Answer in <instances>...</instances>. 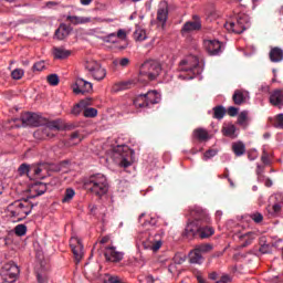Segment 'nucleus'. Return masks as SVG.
I'll return each mask as SVG.
<instances>
[{
    "instance_id": "25",
    "label": "nucleus",
    "mask_w": 283,
    "mask_h": 283,
    "mask_svg": "<svg viewBox=\"0 0 283 283\" xmlns=\"http://www.w3.org/2000/svg\"><path fill=\"white\" fill-rule=\"evenodd\" d=\"M70 32H72V29H70L67 24H61L55 31V39H57V41H63L70 36Z\"/></svg>"
},
{
    "instance_id": "30",
    "label": "nucleus",
    "mask_w": 283,
    "mask_h": 283,
    "mask_svg": "<svg viewBox=\"0 0 283 283\" xmlns=\"http://www.w3.org/2000/svg\"><path fill=\"white\" fill-rule=\"evenodd\" d=\"M232 151L235 156H244L247 153V146L242 142H235L232 144Z\"/></svg>"
},
{
    "instance_id": "29",
    "label": "nucleus",
    "mask_w": 283,
    "mask_h": 283,
    "mask_svg": "<svg viewBox=\"0 0 283 283\" xmlns=\"http://www.w3.org/2000/svg\"><path fill=\"white\" fill-rule=\"evenodd\" d=\"M133 104L137 109H145V107H149V103L147 102L145 94L137 95L133 101Z\"/></svg>"
},
{
    "instance_id": "40",
    "label": "nucleus",
    "mask_w": 283,
    "mask_h": 283,
    "mask_svg": "<svg viewBox=\"0 0 283 283\" xmlns=\"http://www.w3.org/2000/svg\"><path fill=\"white\" fill-rule=\"evenodd\" d=\"M83 116L85 118H95V116H98V111L96 108H92V107L86 108V106H85Z\"/></svg>"
},
{
    "instance_id": "7",
    "label": "nucleus",
    "mask_w": 283,
    "mask_h": 283,
    "mask_svg": "<svg viewBox=\"0 0 283 283\" xmlns=\"http://www.w3.org/2000/svg\"><path fill=\"white\" fill-rule=\"evenodd\" d=\"M85 70L87 76L94 78V81H103L107 76V71L96 60H87L85 63Z\"/></svg>"
},
{
    "instance_id": "27",
    "label": "nucleus",
    "mask_w": 283,
    "mask_h": 283,
    "mask_svg": "<svg viewBox=\"0 0 283 283\" xmlns=\"http://www.w3.org/2000/svg\"><path fill=\"white\" fill-rule=\"evenodd\" d=\"M223 136H227L228 138H238V135L235 132H238V128L233 124H224L221 129Z\"/></svg>"
},
{
    "instance_id": "61",
    "label": "nucleus",
    "mask_w": 283,
    "mask_h": 283,
    "mask_svg": "<svg viewBox=\"0 0 283 283\" xmlns=\"http://www.w3.org/2000/svg\"><path fill=\"white\" fill-rule=\"evenodd\" d=\"M119 65H120L122 67H127V65H129V59L123 57V59L119 61Z\"/></svg>"
},
{
    "instance_id": "64",
    "label": "nucleus",
    "mask_w": 283,
    "mask_h": 283,
    "mask_svg": "<svg viewBox=\"0 0 283 283\" xmlns=\"http://www.w3.org/2000/svg\"><path fill=\"white\" fill-rule=\"evenodd\" d=\"M260 92H263V94H269V92H270L269 85H262L260 87Z\"/></svg>"
},
{
    "instance_id": "6",
    "label": "nucleus",
    "mask_w": 283,
    "mask_h": 283,
    "mask_svg": "<svg viewBox=\"0 0 283 283\" xmlns=\"http://www.w3.org/2000/svg\"><path fill=\"white\" fill-rule=\"evenodd\" d=\"M199 64L200 61L196 55H189L188 57L181 60L179 63V71L188 72L189 74L187 76L179 74V78H182V81H191V78H193V70H196Z\"/></svg>"
},
{
    "instance_id": "60",
    "label": "nucleus",
    "mask_w": 283,
    "mask_h": 283,
    "mask_svg": "<svg viewBox=\"0 0 283 283\" xmlns=\"http://www.w3.org/2000/svg\"><path fill=\"white\" fill-rule=\"evenodd\" d=\"M119 165H120V167H124L125 169H127V167H129L132 165V163L129 160H127V158H122Z\"/></svg>"
},
{
    "instance_id": "26",
    "label": "nucleus",
    "mask_w": 283,
    "mask_h": 283,
    "mask_svg": "<svg viewBox=\"0 0 283 283\" xmlns=\"http://www.w3.org/2000/svg\"><path fill=\"white\" fill-rule=\"evenodd\" d=\"M269 56L272 63H281L283 61V50L277 46L272 48Z\"/></svg>"
},
{
    "instance_id": "3",
    "label": "nucleus",
    "mask_w": 283,
    "mask_h": 283,
    "mask_svg": "<svg viewBox=\"0 0 283 283\" xmlns=\"http://www.w3.org/2000/svg\"><path fill=\"white\" fill-rule=\"evenodd\" d=\"M65 129V124L61 119L48 122L46 125L34 133L35 138L40 140H48V138H54L59 132Z\"/></svg>"
},
{
    "instance_id": "57",
    "label": "nucleus",
    "mask_w": 283,
    "mask_h": 283,
    "mask_svg": "<svg viewBox=\"0 0 283 283\" xmlns=\"http://www.w3.org/2000/svg\"><path fill=\"white\" fill-rule=\"evenodd\" d=\"M174 262H175V264H182V262H185V258L180 254H176L174 256Z\"/></svg>"
},
{
    "instance_id": "50",
    "label": "nucleus",
    "mask_w": 283,
    "mask_h": 283,
    "mask_svg": "<svg viewBox=\"0 0 283 283\" xmlns=\"http://www.w3.org/2000/svg\"><path fill=\"white\" fill-rule=\"evenodd\" d=\"M249 114L247 112H241L238 116V123L240 125H247V119H248Z\"/></svg>"
},
{
    "instance_id": "19",
    "label": "nucleus",
    "mask_w": 283,
    "mask_h": 283,
    "mask_svg": "<svg viewBox=\"0 0 283 283\" xmlns=\"http://www.w3.org/2000/svg\"><path fill=\"white\" fill-rule=\"evenodd\" d=\"M104 256L106 258L107 262H120L123 260V253L116 251V248L108 247L104 251Z\"/></svg>"
},
{
    "instance_id": "21",
    "label": "nucleus",
    "mask_w": 283,
    "mask_h": 283,
    "mask_svg": "<svg viewBox=\"0 0 283 283\" xmlns=\"http://www.w3.org/2000/svg\"><path fill=\"white\" fill-rule=\"evenodd\" d=\"M186 237L190 240L199 235L200 233V226H198L197 221H191L186 226L185 230Z\"/></svg>"
},
{
    "instance_id": "12",
    "label": "nucleus",
    "mask_w": 283,
    "mask_h": 283,
    "mask_svg": "<svg viewBox=\"0 0 283 283\" xmlns=\"http://www.w3.org/2000/svg\"><path fill=\"white\" fill-rule=\"evenodd\" d=\"M198 30H202V21H200V15H192V21H188L184 24L181 34H189Z\"/></svg>"
},
{
    "instance_id": "44",
    "label": "nucleus",
    "mask_w": 283,
    "mask_h": 283,
    "mask_svg": "<svg viewBox=\"0 0 283 283\" xmlns=\"http://www.w3.org/2000/svg\"><path fill=\"white\" fill-rule=\"evenodd\" d=\"M103 283H123L118 276H112L109 274H105L103 279Z\"/></svg>"
},
{
    "instance_id": "34",
    "label": "nucleus",
    "mask_w": 283,
    "mask_h": 283,
    "mask_svg": "<svg viewBox=\"0 0 283 283\" xmlns=\"http://www.w3.org/2000/svg\"><path fill=\"white\" fill-rule=\"evenodd\" d=\"M189 260L191 264H200V262H202V254L199 252L198 248L190 251Z\"/></svg>"
},
{
    "instance_id": "49",
    "label": "nucleus",
    "mask_w": 283,
    "mask_h": 283,
    "mask_svg": "<svg viewBox=\"0 0 283 283\" xmlns=\"http://www.w3.org/2000/svg\"><path fill=\"white\" fill-rule=\"evenodd\" d=\"M250 218H251V220L256 222V224H260V222H262V220H264V217L260 212H254V213L250 214Z\"/></svg>"
},
{
    "instance_id": "43",
    "label": "nucleus",
    "mask_w": 283,
    "mask_h": 283,
    "mask_svg": "<svg viewBox=\"0 0 283 283\" xmlns=\"http://www.w3.org/2000/svg\"><path fill=\"white\" fill-rule=\"evenodd\" d=\"M46 81L49 83V85H52L53 87H56V85H59L60 80H59V75L57 74H51L46 77Z\"/></svg>"
},
{
    "instance_id": "9",
    "label": "nucleus",
    "mask_w": 283,
    "mask_h": 283,
    "mask_svg": "<svg viewBox=\"0 0 283 283\" xmlns=\"http://www.w3.org/2000/svg\"><path fill=\"white\" fill-rule=\"evenodd\" d=\"M73 94H91L94 92V84L83 80L82 77H77L75 82L72 84Z\"/></svg>"
},
{
    "instance_id": "23",
    "label": "nucleus",
    "mask_w": 283,
    "mask_h": 283,
    "mask_svg": "<svg viewBox=\"0 0 283 283\" xmlns=\"http://www.w3.org/2000/svg\"><path fill=\"white\" fill-rule=\"evenodd\" d=\"M192 137L200 143H207V140L211 139V135H209V130L205 128H196L192 133Z\"/></svg>"
},
{
    "instance_id": "10",
    "label": "nucleus",
    "mask_w": 283,
    "mask_h": 283,
    "mask_svg": "<svg viewBox=\"0 0 283 283\" xmlns=\"http://www.w3.org/2000/svg\"><path fill=\"white\" fill-rule=\"evenodd\" d=\"M142 247L143 249H145V251H153L154 253H156L160 249V247H163V237L160 234L149 237L142 242Z\"/></svg>"
},
{
    "instance_id": "56",
    "label": "nucleus",
    "mask_w": 283,
    "mask_h": 283,
    "mask_svg": "<svg viewBox=\"0 0 283 283\" xmlns=\"http://www.w3.org/2000/svg\"><path fill=\"white\" fill-rule=\"evenodd\" d=\"M86 274L90 275L92 280H94V277H98V271L93 272L92 274V269L90 266H86Z\"/></svg>"
},
{
    "instance_id": "53",
    "label": "nucleus",
    "mask_w": 283,
    "mask_h": 283,
    "mask_svg": "<svg viewBox=\"0 0 283 283\" xmlns=\"http://www.w3.org/2000/svg\"><path fill=\"white\" fill-rule=\"evenodd\" d=\"M115 36H117V39H120V41H125L127 39V32H125V30L123 29H119Z\"/></svg>"
},
{
    "instance_id": "15",
    "label": "nucleus",
    "mask_w": 283,
    "mask_h": 283,
    "mask_svg": "<svg viewBox=\"0 0 283 283\" xmlns=\"http://www.w3.org/2000/svg\"><path fill=\"white\" fill-rule=\"evenodd\" d=\"M203 45L211 56H217L222 52V43L218 40H205Z\"/></svg>"
},
{
    "instance_id": "2",
    "label": "nucleus",
    "mask_w": 283,
    "mask_h": 283,
    "mask_svg": "<svg viewBox=\"0 0 283 283\" xmlns=\"http://www.w3.org/2000/svg\"><path fill=\"white\" fill-rule=\"evenodd\" d=\"M33 207L28 199L14 201L7 208L8 216L10 218H17V222H21V220H25L32 213Z\"/></svg>"
},
{
    "instance_id": "52",
    "label": "nucleus",
    "mask_w": 283,
    "mask_h": 283,
    "mask_svg": "<svg viewBox=\"0 0 283 283\" xmlns=\"http://www.w3.org/2000/svg\"><path fill=\"white\" fill-rule=\"evenodd\" d=\"M275 127H277L279 129H283V113L276 116Z\"/></svg>"
},
{
    "instance_id": "59",
    "label": "nucleus",
    "mask_w": 283,
    "mask_h": 283,
    "mask_svg": "<svg viewBox=\"0 0 283 283\" xmlns=\"http://www.w3.org/2000/svg\"><path fill=\"white\" fill-rule=\"evenodd\" d=\"M248 158H249V160H255V159L258 158V151H255V150H250V151L248 153Z\"/></svg>"
},
{
    "instance_id": "24",
    "label": "nucleus",
    "mask_w": 283,
    "mask_h": 283,
    "mask_svg": "<svg viewBox=\"0 0 283 283\" xmlns=\"http://www.w3.org/2000/svg\"><path fill=\"white\" fill-rule=\"evenodd\" d=\"M255 238H256L255 232H248L239 235V240L241 242V249H245V247H249L250 244H252Z\"/></svg>"
},
{
    "instance_id": "13",
    "label": "nucleus",
    "mask_w": 283,
    "mask_h": 283,
    "mask_svg": "<svg viewBox=\"0 0 283 283\" xmlns=\"http://www.w3.org/2000/svg\"><path fill=\"white\" fill-rule=\"evenodd\" d=\"M190 216L193 218L195 222H209V213L206 209L200 206H195L190 208Z\"/></svg>"
},
{
    "instance_id": "35",
    "label": "nucleus",
    "mask_w": 283,
    "mask_h": 283,
    "mask_svg": "<svg viewBox=\"0 0 283 283\" xmlns=\"http://www.w3.org/2000/svg\"><path fill=\"white\" fill-rule=\"evenodd\" d=\"M72 52L70 50H65L63 48H54L53 56L54 59H67Z\"/></svg>"
},
{
    "instance_id": "17",
    "label": "nucleus",
    "mask_w": 283,
    "mask_h": 283,
    "mask_svg": "<svg viewBox=\"0 0 283 283\" xmlns=\"http://www.w3.org/2000/svg\"><path fill=\"white\" fill-rule=\"evenodd\" d=\"M71 249L73 252V255L75 258V261L78 263L81 260H83V243L78 239H72L71 240Z\"/></svg>"
},
{
    "instance_id": "1",
    "label": "nucleus",
    "mask_w": 283,
    "mask_h": 283,
    "mask_svg": "<svg viewBox=\"0 0 283 283\" xmlns=\"http://www.w3.org/2000/svg\"><path fill=\"white\" fill-rule=\"evenodd\" d=\"M84 189L90 191V193H93V196L102 198V196H105V193L109 191V182H107V177H105V175L95 174L84 181Z\"/></svg>"
},
{
    "instance_id": "14",
    "label": "nucleus",
    "mask_w": 283,
    "mask_h": 283,
    "mask_svg": "<svg viewBox=\"0 0 283 283\" xmlns=\"http://www.w3.org/2000/svg\"><path fill=\"white\" fill-rule=\"evenodd\" d=\"M21 122H22L23 127H39L41 125L39 115H36L34 113L22 114Z\"/></svg>"
},
{
    "instance_id": "32",
    "label": "nucleus",
    "mask_w": 283,
    "mask_h": 283,
    "mask_svg": "<svg viewBox=\"0 0 283 283\" xmlns=\"http://www.w3.org/2000/svg\"><path fill=\"white\" fill-rule=\"evenodd\" d=\"M134 86V81H124L116 83L113 86V92H123L124 90H130Z\"/></svg>"
},
{
    "instance_id": "4",
    "label": "nucleus",
    "mask_w": 283,
    "mask_h": 283,
    "mask_svg": "<svg viewBox=\"0 0 283 283\" xmlns=\"http://www.w3.org/2000/svg\"><path fill=\"white\" fill-rule=\"evenodd\" d=\"M160 75V64L154 61L145 62L139 70V81H156Z\"/></svg>"
},
{
    "instance_id": "8",
    "label": "nucleus",
    "mask_w": 283,
    "mask_h": 283,
    "mask_svg": "<svg viewBox=\"0 0 283 283\" xmlns=\"http://www.w3.org/2000/svg\"><path fill=\"white\" fill-rule=\"evenodd\" d=\"M19 273L21 271L19 270V266L14 262H9L4 264L2 269V277L4 282H17V277H19Z\"/></svg>"
},
{
    "instance_id": "20",
    "label": "nucleus",
    "mask_w": 283,
    "mask_h": 283,
    "mask_svg": "<svg viewBox=\"0 0 283 283\" xmlns=\"http://www.w3.org/2000/svg\"><path fill=\"white\" fill-rule=\"evenodd\" d=\"M270 103L274 107H279V109H282L283 106V90H275L270 95Z\"/></svg>"
},
{
    "instance_id": "5",
    "label": "nucleus",
    "mask_w": 283,
    "mask_h": 283,
    "mask_svg": "<svg viewBox=\"0 0 283 283\" xmlns=\"http://www.w3.org/2000/svg\"><path fill=\"white\" fill-rule=\"evenodd\" d=\"M224 28L228 32H233L234 34H242L244 30L251 28V18L245 13H240L235 22H226Z\"/></svg>"
},
{
    "instance_id": "36",
    "label": "nucleus",
    "mask_w": 283,
    "mask_h": 283,
    "mask_svg": "<svg viewBox=\"0 0 283 283\" xmlns=\"http://www.w3.org/2000/svg\"><path fill=\"white\" fill-rule=\"evenodd\" d=\"M135 41H145L147 40V31L145 29L137 27L133 34Z\"/></svg>"
},
{
    "instance_id": "47",
    "label": "nucleus",
    "mask_w": 283,
    "mask_h": 283,
    "mask_svg": "<svg viewBox=\"0 0 283 283\" xmlns=\"http://www.w3.org/2000/svg\"><path fill=\"white\" fill-rule=\"evenodd\" d=\"M45 61H39L33 64V72H43L45 70Z\"/></svg>"
},
{
    "instance_id": "18",
    "label": "nucleus",
    "mask_w": 283,
    "mask_h": 283,
    "mask_svg": "<svg viewBox=\"0 0 283 283\" xmlns=\"http://www.w3.org/2000/svg\"><path fill=\"white\" fill-rule=\"evenodd\" d=\"M167 19H169V9L167 8L166 2H160L159 8L157 10V21L165 28L167 23Z\"/></svg>"
},
{
    "instance_id": "51",
    "label": "nucleus",
    "mask_w": 283,
    "mask_h": 283,
    "mask_svg": "<svg viewBox=\"0 0 283 283\" xmlns=\"http://www.w3.org/2000/svg\"><path fill=\"white\" fill-rule=\"evenodd\" d=\"M18 171L20 176H25V174H30V166L28 164H22L19 168Z\"/></svg>"
},
{
    "instance_id": "45",
    "label": "nucleus",
    "mask_w": 283,
    "mask_h": 283,
    "mask_svg": "<svg viewBox=\"0 0 283 283\" xmlns=\"http://www.w3.org/2000/svg\"><path fill=\"white\" fill-rule=\"evenodd\" d=\"M104 43H118V38L116 33H109L108 35L103 38Z\"/></svg>"
},
{
    "instance_id": "42",
    "label": "nucleus",
    "mask_w": 283,
    "mask_h": 283,
    "mask_svg": "<svg viewBox=\"0 0 283 283\" xmlns=\"http://www.w3.org/2000/svg\"><path fill=\"white\" fill-rule=\"evenodd\" d=\"M196 249L198 250L199 253H209V251L213 250V245L209 244V243H203L200 245H197Z\"/></svg>"
},
{
    "instance_id": "28",
    "label": "nucleus",
    "mask_w": 283,
    "mask_h": 283,
    "mask_svg": "<svg viewBox=\"0 0 283 283\" xmlns=\"http://www.w3.org/2000/svg\"><path fill=\"white\" fill-rule=\"evenodd\" d=\"M145 96L149 107H151V105H158V103H160V94L157 91H148Z\"/></svg>"
},
{
    "instance_id": "33",
    "label": "nucleus",
    "mask_w": 283,
    "mask_h": 283,
    "mask_svg": "<svg viewBox=\"0 0 283 283\" xmlns=\"http://www.w3.org/2000/svg\"><path fill=\"white\" fill-rule=\"evenodd\" d=\"M66 21H70L73 25H81L83 23H90L92 21L91 18H83V17H76V15H69L66 18Z\"/></svg>"
},
{
    "instance_id": "63",
    "label": "nucleus",
    "mask_w": 283,
    "mask_h": 283,
    "mask_svg": "<svg viewBox=\"0 0 283 283\" xmlns=\"http://www.w3.org/2000/svg\"><path fill=\"white\" fill-rule=\"evenodd\" d=\"M262 3V0H252V10H258V7Z\"/></svg>"
},
{
    "instance_id": "22",
    "label": "nucleus",
    "mask_w": 283,
    "mask_h": 283,
    "mask_svg": "<svg viewBox=\"0 0 283 283\" xmlns=\"http://www.w3.org/2000/svg\"><path fill=\"white\" fill-rule=\"evenodd\" d=\"M234 105H244L249 99V92L237 90L232 95Z\"/></svg>"
},
{
    "instance_id": "11",
    "label": "nucleus",
    "mask_w": 283,
    "mask_h": 283,
    "mask_svg": "<svg viewBox=\"0 0 283 283\" xmlns=\"http://www.w3.org/2000/svg\"><path fill=\"white\" fill-rule=\"evenodd\" d=\"M274 203L268 206V213L270 218H279V216H282V207H283V195L276 193L274 196Z\"/></svg>"
},
{
    "instance_id": "41",
    "label": "nucleus",
    "mask_w": 283,
    "mask_h": 283,
    "mask_svg": "<svg viewBox=\"0 0 283 283\" xmlns=\"http://www.w3.org/2000/svg\"><path fill=\"white\" fill-rule=\"evenodd\" d=\"M14 233L15 235H18L19 238H22V235H25V233H28V227H25V224H18L14 228Z\"/></svg>"
},
{
    "instance_id": "38",
    "label": "nucleus",
    "mask_w": 283,
    "mask_h": 283,
    "mask_svg": "<svg viewBox=\"0 0 283 283\" xmlns=\"http://www.w3.org/2000/svg\"><path fill=\"white\" fill-rule=\"evenodd\" d=\"M85 107H87V102L81 101L72 108V114L78 116L81 112H85Z\"/></svg>"
},
{
    "instance_id": "54",
    "label": "nucleus",
    "mask_w": 283,
    "mask_h": 283,
    "mask_svg": "<svg viewBox=\"0 0 283 283\" xmlns=\"http://www.w3.org/2000/svg\"><path fill=\"white\" fill-rule=\"evenodd\" d=\"M71 140H76L74 144L81 143V134L78 132H74L71 134Z\"/></svg>"
},
{
    "instance_id": "58",
    "label": "nucleus",
    "mask_w": 283,
    "mask_h": 283,
    "mask_svg": "<svg viewBox=\"0 0 283 283\" xmlns=\"http://www.w3.org/2000/svg\"><path fill=\"white\" fill-rule=\"evenodd\" d=\"M228 114L229 116H238V108H235V106H230L228 108Z\"/></svg>"
},
{
    "instance_id": "31",
    "label": "nucleus",
    "mask_w": 283,
    "mask_h": 283,
    "mask_svg": "<svg viewBox=\"0 0 283 283\" xmlns=\"http://www.w3.org/2000/svg\"><path fill=\"white\" fill-rule=\"evenodd\" d=\"M216 233V230L211 227H199V238L201 240H206L207 238H211Z\"/></svg>"
},
{
    "instance_id": "62",
    "label": "nucleus",
    "mask_w": 283,
    "mask_h": 283,
    "mask_svg": "<svg viewBox=\"0 0 283 283\" xmlns=\"http://www.w3.org/2000/svg\"><path fill=\"white\" fill-rule=\"evenodd\" d=\"M261 160L264 165H269V154H266V151H263Z\"/></svg>"
},
{
    "instance_id": "55",
    "label": "nucleus",
    "mask_w": 283,
    "mask_h": 283,
    "mask_svg": "<svg viewBox=\"0 0 283 283\" xmlns=\"http://www.w3.org/2000/svg\"><path fill=\"white\" fill-rule=\"evenodd\" d=\"M231 282V276L229 274H223L219 281H217L216 283H229Z\"/></svg>"
},
{
    "instance_id": "37",
    "label": "nucleus",
    "mask_w": 283,
    "mask_h": 283,
    "mask_svg": "<svg viewBox=\"0 0 283 283\" xmlns=\"http://www.w3.org/2000/svg\"><path fill=\"white\" fill-rule=\"evenodd\" d=\"M224 114H227V109L223 106L213 107V118H217V120H222Z\"/></svg>"
},
{
    "instance_id": "48",
    "label": "nucleus",
    "mask_w": 283,
    "mask_h": 283,
    "mask_svg": "<svg viewBox=\"0 0 283 283\" xmlns=\"http://www.w3.org/2000/svg\"><path fill=\"white\" fill-rule=\"evenodd\" d=\"M214 156H218V149H208L203 154V160H209L210 158H213Z\"/></svg>"
},
{
    "instance_id": "39",
    "label": "nucleus",
    "mask_w": 283,
    "mask_h": 283,
    "mask_svg": "<svg viewBox=\"0 0 283 283\" xmlns=\"http://www.w3.org/2000/svg\"><path fill=\"white\" fill-rule=\"evenodd\" d=\"M74 196H76V192L72 188H67L64 192V197L62 198L63 203L72 202L74 199Z\"/></svg>"
},
{
    "instance_id": "16",
    "label": "nucleus",
    "mask_w": 283,
    "mask_h": 283,
    "mask_svg": "<svg viewBox=\"0 0 283 283\" xmlns=\"http://www.w3.org/2000/svg\"><path fill=\"white\" fill-rule=\"evenodd\" d=\"M48 191V185L44 182H35L29 187V198H39Z\"/></svg>"
},
{
    "instance_id": "46",
    "label": "nucleus",
    "mask_w": 283,
    "mask_h": 283,
    "mask_svg": "<svg viewBox=\"0 0 283 283\" xmlns=\"http://www.w3.org/2000/svg\"><path fill=\"white\" fill-rule=\"evenodd\" d=\"M23 74H24V72L21 69H15L11 72V76L14 81H19V80L23 78Z\"/></svg>"
}]
</instances>
